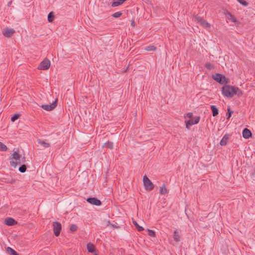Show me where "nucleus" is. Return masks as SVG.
I'll return each mask as SVG.
<instances>
[{"instance_id":"obj_35","label":"nucleus","mask_w":255,"mask_h":255,"mask_svg":"<svg viewBox=\"0 0 255 255\" xmlns=\"http://www.w3.org/2000/svg\"><path fill=\"white\" fill-rule=\"evenodd\" d=\"M192 113H188L187 114V116L189 118H191L192 117Z\"/></svg>"},{"instance_id":"obj_28","label":"nucleus","mask_w":255,"mask_h":255,"mask_svg":"<svg viewBox=\"0 0 255 255\" xmlns=\"http://www.w3.org/2000/svg\"><path fill=\"white\" fill-rule=\"evenodd\" d=\"M205 67L208 70H211L214 68V66L210 63H207L205 65Z\"/></svg>"},{"instance_id":"obj_26","label":"nucleus","mask_w":255,"mask_h":255,"mask_svg":"<svg viewBox=\"0 0 255 255\" xmlns=\"http://www.w3.org/2000/svg\"><path fill=\"white\" fill-rule=\"evenodd\" d=\"M148 232V235L151 237H155V232L153 230L147 229Z\"/></svg>"},{"instance_id":"obj_25","label":"nucleus","mask_w":255,"mask_h":255,"mask_svg":"<svg viewBox=\"0 0 255 255\" xmlns=\"http://www.w3.org/2000/svg\"><path fill=\"white\" fill-rule=\"evenodd\" d=\"M233 113V111H232L230 107L228 108V113H227L226 116L227 119H229L231 116L232 114Z\"/></svg>"},{"instance_id":"obj_20","label":"nucleus","mask_w":255,"mask_h":255,"mask_svg":"<svg viewBox=\"0 0 255 255\" xmlns=\"http://www.w3.org/2000/svg\"><path fill=\"white\" fill-rule=\"evenodd\" d=\"M6 252L7 254L11 255H16V252L10 247H7L6 249Z\"/></svg>"},{"instance_id":"obj_36","label":"nucleus","mask_w":255,"mask_h":255,"mask_svg":"<svg viewBox=\"0 0 255 255\" xmlns=\"http://www.w3.org/2000/svg\"><path fill=\"white\" fill-rule=\"evenodd\" d=\"M231 20L234 22H236V19L233 17L232 16V18H231Z\"/></svg>"},{"instance_id":"obj_3","label":"nucleus","mask_w":255,"mask_h":255,"mask_svg":"<svg viewBox=\"0 0 255 255\" xmlns=\"http://www.w3.org/2000/svg\"><path fill=\"white\" fill-rule=\"evenodd\" d=\"M212 78L219 83L223 85L226 84L229 82V79H227L223 75L219 73L213 75Z\"/></svg>"},{"instance_id":"obj_34","label":"nucleus","mask_w":255,"mask_h":255,"mask_svg":"<svg viewBox=\"0 0 255 255\" xmlns=\"http://www.w3.org/2000/svg\"><path fill=\"white\" fill-rule=\"evenodd\" d=\"M19 117V115H14L13 116H12L11 118V122H14V121H15L16 120H17Z\"/></svg>"},{"instance_id":"obj_8","label":"nucleus","mask_w":255,"mask_h":255,"mask_svg":"<svg viewBox=\"0 0 255 255\" xmlns=\"http://www.w3.org/2000/svg\"><path fill=\"white\" fill-rule=\"evenodd\" d=\"M14 33V29L7 27L2 30V34L5 37H10Z\"/></svg>"},{"instance_id":"obj_10","label":"nucleus","mask_w":255,"mask_h":255,"mask_svg":"<svg viewBox=\"0 0 255 255\" xmlns=\"http://www.w3.org/2000/svg\"><path fill=\"white\" fill-rule=\"evenodd\" d=\"M87 201L92 205L96 206H100L102 204L101 201L96 198H88L87 199Z\"/></svg>"},{"instance_id":"obj_27","label":"nucleus","mask_w":255,"mask_h":255,"mask_svg":"<svg viewBox=\"0 0 255 255\" xmlns=\"http://www.w3.org/2000/svg\"><path fill=\"white\" fill-rule=\"evenodd\" d=\"M133 224L136 226V227L137 228L138 231H141L144 230V228L142 227H140L139 226V225L136 223L135 221H133Z\"/></svg>"},{"instance_id":"obj_37","label":"nucleus","mask_w":255,"mask_h":255,"mask_svg":"<svg viewBox=\"0 0 255 255\" xmlns=\"http://www.w3.org/2000/svg\"><path fill=\"white\" fill-rule=\"evenodd\" d=\"M11 3H12V1H9V2H8V3H7V6H10L11 5Z\"/></svg>"},{"instance_id":"obj_4","label":"nucleus","mask_w":255,"mask_h":255,"mask_svg":"<svg viewBox=\"0 0 255 255\" xmlns=\"http://www.w3.org/2000/svg\"><path fill=\"white\" fill-rule=\"evenodd\" d=\"M143 182L146 190L151 191L154 188L153 184L146 175L143 177Z\"/></svg>"},{"instance_id":"obj_38","label":"nucleus","mask_w":255,"mask_h":255,"mask_svg":"<svg viewBox=\"0 0 255 255\" xmlns=\"http://www.w3.org/2000/svg\"><path fill=\"white\" fill-rule=\"evenodd\" d=\"M131 25H132V26H134V25H135V22H134V21H132L131 22Z\"/></svg>"},{"instance_id":"obj_2","label":"nucleus","mask_w":255,"mask_h":255,"mask_svg":"<svg viewBox=\"0 0 255 255\" xmlns=\"http://www.w3.org/2000/svg\"><path fill=\"white\" fill-rule=\"evenodd\" d=\"M10 165L15 168L17 164H20L25 162V157H21L17 151H14L12 154V158L10 159Z\"/></svg>"},{"instance_id":"obj_15","label":"nucleus","mask_w":255,"mask_h":255,"mask_svg":"<svg viewBox=\"0 0 255 255\" xmlns=\"http://www.w3.org/2000/svg\"><path fill=\"white\" fill-rule=\"evenodd\" d=\"M37 141L38 144L41 145L44 148H48L50 146V143L46 142L41 139H38Z\"/></svg>"},{"instance_id":"obj_12","label":"nucleus","mask_w":255,"mask_h":255,"mask_svg":"<svg viewBox=\"0 0 255 255\" xmlns=\"http://www.w3.org/2000/svg\"><path fill=\"white\" fill-rule=\"evenodd\" d=\"M243 136L246 139H248L252 136L251 131L248 128H245L243 130Z\"/></svg>"},{"instance_id":"obj_21","label":"nucleus","mask_w":255,"mask_h":255,"mask_svg":"<svg viewBox=\"0 0 255 255\" xmlns=\"http://www.w3.org/2000/svg\"><path fill=\"white\" fill-rule=\"evenodd\" d=\"M157 48L154 46V45H148L145 47L144 49L146 51H155L156 50Z\"/></svg>"},{"instance_id":"obj_16","label":"nucleus","mask_w":255,"mask_h":255,"mask_svg":"<svg viewBox=\"0 0 255 255\" xmlns=\"http://www.w3.org/2000/svg\"><path fill=\"white\" fill-rule=\"evenodd\" d=\"M211 109L212 111V115L213 117H216L218 115V109L216 107L215 105L211 106Z\"/></svg>"},{"instance_id":"obj_32","label":"nucleus","mask_w":255,"mask_h":255,"mask_svg":"<svg viewBox=\"0 0 255 255\" xmlns=\"http://www.w3.org/2000/svg\"><path fill=\"white\" fill-rule=\"evenodd\" d=\"M200 117H196L194 119H192V121L194 123V125L197 124L200 121Z\"/></svg>"},{"instance_id":"obj_19","label":"nucleus","mask_w":255,"mask_h":255,"mask_svg":"<svg viewBox=\"0 0 255 255\" xmlns=\"http://www.w3.org/2000/svg\"><path fill=\"white\" fill-rule=\"evenodd\" d=\"M87 250L90 253H94L95 251V247L94 246L91 244L88 243L87 245Z\"/></svg>"},{"instance_id":"obj_6","label":"nucleus","mask_w":255,"mask_h":255,"mask_svg":"<svg viewBox=\"0 0 255 255\" xmlns=\"http://www.w3.org/2000/svg\"><path fill=\"white\" fill-rule=\"evenodd\" d=\"M53 232L55 236L58 237L62 229L61 224L58 222H54L53 223Z\"/></svg>"},{"instance_id":"obj_23","label":"nucleus","mask_w":255,"mask_h":255,"mask_svg":"<svg viewBox=\"0 0 255 255\" xmlns=\"http://www.w3.org/2000/svg\"><path fill=\"white\" fill-rule=\"evenodd\" d=\"M26 168H27V167H26V165L23 164L19 167L18 170L19 172H20L21 173H24L26 171Z\"/></svg>"},{"instance_id":"obj_30","label":"nucleus","mask_w":255,"mask_h":255,"mask_svg":"<svg viewBox=\"0 0 255 255\" xmlns=\"http://www.w3.org/2000/svg\"><path fill=\"white\" fill-rule=\"evenodd\" d=\"M78 229L77 225L73 224L70 226V230L71 232H73L76 231Z\"/></svg>"},{"instance_id":"obj_14","label":"nucleus","mask_w":255,"mask_h":255,"mask_svg":"<svg viewBox=\"0 0 255 255\" xmlns=\"http://www.w3.org/2000/svg\"><path fill=\"white\" fill-rule=\"evenodd\" d=\"M102 148L107 147L110 149H113L114 148V143L113 142L108 141L102 145Z\"/></svg>"},{"instance_id":"obj_24","label":"nucleus","mask_w":255,"mask_h":255,"mask_svg":"<svg viewBox=\"0 0 255 255\" xmlns=\"http://www.w3.org/2000/svg\"><path fill=\"white\" fill-rule=\"evenodd\" d=\"M7 149V146L3 143L0 142V150L5 151Z\"/></svg>"},{"instance_id":"obj_17","label":"nucleus","mask_w":255,"mask_h":255,"mask_svg":"<svg viewBox=\"0 0 255 255\" xmlns=\"http://www.w3.org/2000/svg\"><path fill=\"white\" fill-rule=\"evenodd\" d=\"M228 138H229V137H228V135H225L220 141V144L222 146L226 145L227 143V141L228 140Z\"/></svg>"},{"instance_id":"obj_13","label":"nucleus","mask_w":255,"mask_h":255,"mask_svg":"<svg viewBox=\"0 0 255 255\" xmlns=\"http://www.w3.org/2000/svg\"><path fill=\"white\" fill-rule=\"evenodd\" d=\"M173 238L176 243L179 242L180 240V232L177 230H175L173 233Z\"/></svg>"},{"instance_id":"obj_9","label":"nucleus","mask_w":255,"mask_h":255,"mask_svg":"<svg viewBox=\"0 0 255 255\" xmlns=\"http://www.w3.org/2000/svg\"><path fill=\"white\" fill-rule=\"evenodd\" d=\"M57 105V100L49 105H42L41 107L47 111H50L54 109Z\"/></svg>"},{"instance_id":"obj_39","label":"nucleus","mask_w":255,"mask_h":255,"mask_svg":"<svg viewBox=\"0 0 255 255\" xmlns=\"http://www.w3.org/2000/svg\"><path fill=\"white\" fill-rule=\"evenodd\" d=\"M107 225L108 226L110 224V222L109 221H107Z\"/></svg>"},{"instance_id":"obj_22","label":"nucleus","mask_w":255,"mask_h":255,"mask_svg":"<svg viewBox=\"0 0 255 255\" xmlns=\"http://www.w3.org/2000/svg\"><path fill=\"white\" fill-rule=\"evenodd\" d=\"M54 14L52 12H50L48 15V21L51 22L54 20Z\"/></svg>"},{"instance_id":"obj_18","label":"nucleus","mask_w":255,"mask_h":255,"mask_svg":"<svg viewBox=\"0 0 255 255\" xmlns=\"http://www.w3.org/2000/svg\"><path fill=\"white\" fill-rule=\"evenodd\" d=\"M167 193V189L166 188L165 184H163L162 186L160 187L159 193L161 195H165Z\"/></svg>"},{"instance_id":"obj_33","label":"nucleus","mask_w":255,"mask_h":255,"mask_svg":"<svg viewBox=\"0 0 255 255\" xmlns=\"http://www.w3.org/2000/svg\"><path fill=\"white\" fill-rule=\"evenodd\" d=\"M193 125H194V123L192 122V120H189L186 123V127L187 128H189V127Z\"/></svg>"},{"instance_id":"obj_11","label":"nucleus","mask_w":255,"mask_h":255,"mask_svg":"<svg viewBox=\"0 0 255 255\" xmlns=\"http://www.w3.org/2000/svg\"><path fill=\"white\" fill-rule=\"evenodd\" d=\"M4 223L8 226H13L17 224V221L11 218H6L4 220Z\"/></svg>"},{"instance_id":"obj_7","label":"nucleus","mask_w":255,"mask_h":255,"mask_svg":"<svg viewBox=\"0 0 255 255\" xmlns=\"http://www.w3.org/2000/svg\"><path fill=\"white\" fill-rule=\"evenodd\" d=\"M50 66V62L49 60L45 58L40 63L38 68L40 70H47L49 68Z\"/></svg>"},{"instance_id":"obj_1","label":"nucleus","mask_w":255,"mask_h":255,"mask_svg":"<svg viewBox=\"0 0 255 255\" xmlns=\"http://www.w3.org/2000/svg\"><path fill=\"white\" fill-rule=\"evenodd\" d=\"M222 94L227 97H232L235 95L241 97L243 95L242 90L237 87L230 85H226L222 87Z\"/></svg>"},{"instance_id":"obj_31","label":"nucleus","mask_w":255,"mask_h":255,"mask_svg":"<svg viewBox=\"0 0 255 255\" xmlns=\"http://www.w3.org/2000/svg\"><path fill=\"white\" fill-rule=\"evenodd\" d=\"M237 1L242 5L247 6L248 5V3L245 0H237Z\"/></svg>"},{"instance_id":"obj_29","label":"nucleus","mask_w":255,"mask_h":255,"mask_svg":"<svg viewBox=\"0 0 255 255\" xmlns=\"http://www.w3.org/2000/svg\"><path fill=\"white\" fill-rule=\"evenodd\" d=\"M122 15V13L121 11L116 12L112 14V16L115 18L120 17Z\"/></svg>"},{"instance_id":"obj_5","label":"nucleus","mask_w":255,"mask_h":255,"mask_svg":"<svg viewBox=\"0 0 255 255\" xmlns=\"http://www.w3.org/2000/svg\"><path fill=\"white\" fill-rule=\"evenodd\" d=\"M195 21H197L198 23L200 24L202 26L205 28H208L211 26V24L205 20L202 17L196 15L195 16Z\"/></svg>"}]
</instances>
